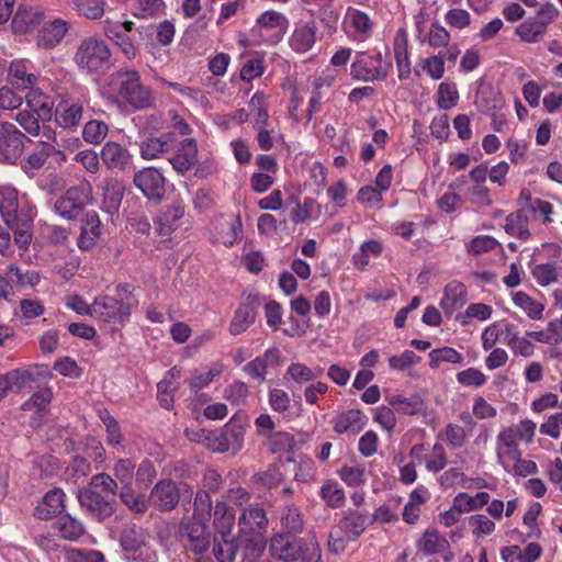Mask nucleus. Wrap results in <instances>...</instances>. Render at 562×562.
<instances>
[{
  "mask_svg": "<svg viewBox=\"0 0 562 562\" xmlns=\"http://www.w3.org/2000/svg\"><path fill=\"white\" fill-rule=\"evenodd\" d=\"M9 80L18 89H29L35 86L37 77L29 71L23 60L12 61L9 67Z\"/></svg>",
  "mask_w": 562,
  "mask_h": 562,
  "instance_id": "obj_34",
  "label": "nucleus"
},
{
  "mask_svg": "<svg viewBox=\"0 0 562 562\" xmlns=\"http://www.w3.org/2000/svg\"><path fill=\"white\" fill-rule=\"evenodd\" d=\"M270 551L274 558L284 562L296 560L302 552L296 542L285 533L277 535L271 539Z\"/></svg>",
  "mask_w": 562,
  "mask_h": 562,
  "instance_id": "obj_28",
  "label": "nucleus"
},
{
  "mask_svg": "<svg viewBox=\"0 0 562 562\" xmlns=\"http://www.w3.org/2000/svg\"><path fill=\"white\" fill-rule=\"evenodd\" d=\"M394 57L401 80L407 79L411 75V63L408 56V37L405 29L397 30L393 42Z\"/></svg>",
  "mask_w": 562,
  "mask_h": 562,
  "instance_id": "obj_24",
  "label": "nucleus"
},
{
  "mask_svg": "<svg viewBox=\"0 0 562 562\" xmlns=\"http://www.w3.org/2000/svg\"><path fill=\"white\" fill-rule=\"evenodd\" d=\"M109 127L104 122L98 120L89 121L82 131V136L90 144H100L106 136Z\"/></svg>",
  "mask_w": 562,
  "mask_h": 562,
  "instance_id": "obj_62",
  "label": "nucleus"
},
{
  "mask_svg": "<svg viewBox=\"0 0 562 562\" xmlns=\"http://www.w3.org/2000/svg\"><path fill=\"white\" fill-rule=\"evenodd\" d=\"M173 133H166L160 136H151L144 139L139 145L140 157L145 160H153L160 157L171 147Z\"/></svg>",
  "mask_w": 562,
  "mask_h": 562,
  "instance_id": "obj_30",
  "label": "nucleus"
},
{
  "mask_svg": "<svg viewBox=\"0 0 562 562\" xmlns=\"http://www.w3.org/2000/svg\"><path fill=\"white\" fill-rule=\"evenodd\" d=\"M449 547L448 540L436 530H427L418 542L419 551L425 554H436Z\"/></svg>",
  "mask_w": 562,
  "mask_h": 562,
  "instance_id": "obj_46",
  "label": "nucleus"
},
{
  "mask_svg": "<svg viewBox=\"0 0 562 562\" xmlns=\"http://www.w3.org/2000/svg\"><path fill=\"white\" fill-rule=\"evenodd\" d=\"M469 525L472 528V535L475 538H484L495 531V522L486 515L475 514L469 518Z\"/></svg>",
  "mask_w": 562,
  "mask_h": 562,
  "instance_id": "obj_60",
  "label": "nucleus"
},
{
  "mask_svg": "<svg viewBox=\"0 0 562 562\" xmlns=\"http://www.w3.org/2000/svg\"><path fill=\"white\" fill-rule=\"evenodd\" d=\"M338 475L349 486H360L366 483V469L360 465H344Z\"/></svg>",
  "mask_w": 562,
  "mask_h": 562,
  "instance_id": "obj_64",
  "label": "nucleus"
},
{
  "mask_svg": "<svg viewBox=\"0 0 562 562\" xmlns=\"http://www.w3.org/2000/svg\"><path fill=\"white\" fill-rule=\"evenodd\" d=\"M68 32V23L61 19H56L44 25L38 32L37 43L45 48L56 46Z\"/></svg>",
  "mask_w": 562,
  "mask_h": 562,
  "instance_id": "obj_32",
  "label": "nucleus"
},
{
  "mask_svg": "<svg viewBox=\"0 0 562 562\" xmlns=\"http://www.w3.org/2000/svg\"><path fill=\"white\" fill-rule=\"evenodd\" d=\"M184 537L187 538V546L195 554L205 552L211 542V532L207 524H200L188 520L183 524Z\"/></svg>",
  "mask_w": 562,
  "mask_h": 562,
  "instance_id": "obj_15",
  "label": "nucleus"
},
{
  "mask_svg": "<svg viewBox=\"0 0 562 562\" xmlns=\"http://www.w3.org/2000/svg\"><path fill=\"white\" fill-rule=\"evenodd\" d=\"M103 30L106 37L114 41L126 58L134 59L136 57V47L132 38L121 30L119 22L106 20Z\"/></svg>",
  "mask_w": 562,
  "mask_h": 562,
  "instance_id": "obj_31",
  "label": "nucleus"
},
{
  "mask_svg": "<svg viewBox=\"0 0 562 562\" xmlns=\"http://www.w3.org/2000/svg\"><path fill=\"white\" fill-rule=\"evenodd\" d=\"M23 153V134L11 123L0 124V161L14 164Z\"/></svg>",
  "mask_w": 562,
  "mask_h": 562,
  "instance_id": "obj_9",
  "label": "nucleus"
},
{
  "mask_svg": "<svg viewBox=\"0 0 562 562\" xmlns=\"http://www.w3.org/2000/svg\"><path fill=\"white\" fill-rule=\"evenodd\" d=\"M136 305L137 300L135 297H124L123 301H119L113 296L100 295L92 303V317L123 326Z\"/></svg>",
  "mask_w": 562,
  "mask_h": 562,
  "instance_id": "obj_5",
  "label": "nucleus"
},
{
  "mask_svg": "<svg viewBox=\"0 0 562 562\" xmlns=\"http://www.w3.org/2000/svg\"><path fill=\"white\" fill-rule=\"evenodd\" d=\"M0 212L7 225H14L21 218L18 191L13 187L0 188Z\"/></svg>",
  "mask_w": 562,
  "mask_h": 562,
  "instance_id": "obj_26",
  "label": "nucleus"
},
{
  "mask_svg": "<svg viewBox=\"0 0 562 562\" xmlns=\"http://www.w3.org/2000/svg\"><path fill=\"white\" fill-rule=\"evenodd\" d=\"M518 441L512 430H501L496 437V457L498 463L508 469L518 457H521V451L518 448Z\"/></svg>",
  "mask_w": 562,
  "mask_h": 562,
  "instance_id": "obj_13",
  "label": "nucleus"
},
{
  "mask_svg": "<svg viewBox=\"0 0 562 562\" xmlns=\"http://www.w3.org/2000/svg\"><path fill=\"white\" fill-rule=\"evenodd\" d=\"M80 505L94 514L99 519H104L112 515V504L93 488H83L78 493Z\"/></svg>",
  "mask_w": 562,
  "mask_h": 562,
  "instance_id": "obj_18",
  "label": "nucleus"
},
{
  "mask_svg": "<svg viewBox=\"0 0 562 562\" xmlns=\"http://www.w3.org/2000/svg\"><path fill=\"white\" fill-rule=\"evenodd\" d=\"M108 88L109 93L116 94L135 110L149 108L154 103L151 90L140 82V77L135 70L112 74Z\"/></svg>",
  "mask_w": 562,
  "mask_h": 562,
  "instance_id": "obj_2",
  "label": "nucleus"
},
{
  "mask_svg": "<svg viewBox=\"0 0 562 562\" xmlns=\"http://www.w3.org/2000/svg\"><path fill=\"white\" fill-rule=\"evenodd\" d=\"M74 9L79 15L89 20H101L106 11V0H72Z\"/></svg>",
  "mask_w": 562,
  "mask_h": 562,
  "instance_id": "obj_42",
  "label": "nucleus"
},
{
  "mask_svg": "<svg viewBox=\"0 0 562 562\" xmlns=\"http://www.w3.org/2000/svg\"><path fill=\"white\" fill-rule=\"evenodd\" d=\"M428 356L430 359L429 366L432 369L439 368L442 362L461 363L463 360L462 355L451 347L434 349Z\"/></svg>",
  "mask_w": 562,
  "mask_h": 562,
  "instance_id": "obj_54",
  "label": "nucleus"
},
{
  "mask_svg": "<svg viewBox=\"0 0 562 562\" xmlns=\"http://www.w3.org/2000/svg\"><path fill=\"white\" fill-rule=\"evenodd\" d=\"M465 302L467 289L464 284L458 281H451L445 288L440 307L447 315H452L457 310L462 307Z\"/></svg>",
  "mask_w": 562,
  "mask_h": 562,
  "instance_id": "obj_27",
  "label": "nucleus"
},
{
  "mask_svg": "<svg viewBox=\"0 0 562 562\" xmlns=\"http://www.w3.org/2000/svg\"><path fill=\"white\" fill-rule=\"evenodd\" d=\"M92 203V188L85 182L69 188L64 195L55 202V212L66 220H75L82 209Z\"/></svg>",
  "mask_w": 562,
  "mask_h": 562,
  "instance_id": "obj_6",
  "label": "nucleus"
},
{
  "mask_svg": "<svg viewBox=\"0 0 562 562\" xmlns=\"http://www.w3.org/2000/svg\"><path fill=\"white\" fill-rule=\"evenodd\" d=\"M180 499V490L172 480H160L153 487L149 503L158 510L170 512L175 509Z\"/></svg>",
  "mask_w": 562,
  "mask_h": 562,
  "instance_id": "obj_10",
  "label": "nucleus"
},
{
  "mask_svg": "<svg viewBox=\"0 0 562 562\" xmlns=\"http://www.w3.org/2000/svg\"><path fill=\"white\" fill-rule=\"evenodd\" d=\"M335 74L333 70H324L318 76H315L311 81V98L307 109V117L311 120L315 113L321 110V101L324 97V89H328L335 81Z\"/></svg>",
  "mask_w": 562,
  "mask_h": 562,
  "instance_id": "obj_19",
  "label": "nucleus"
},
{
  "mask_svg": "<svg viewBox=\"0 0 562 562\" xmlns=\"http://www.w3.org/2000/svg\"><path fill=\"white\" fill-rule=\"evenodd\" d=\"M382 252V244L376 239L363 243L358 251L352 255V263L358 270H364L371 257H379Z\"/></svg>",
  "mask_w": 562,
  "mask_h": 562,
  "instance_id": "obj_45",
  "label": "nucleus"
},
{
  "mask_svg": "<svg viewBox=\"0 0 562 562\" xmlns=\"http://www.w3.org/2000/svg\"><path fill=\"white\" fill-rule=\"evenodd\" d=\"M322 373V369L312 370L303 363H292L286 370L285 378L292 379L297 383H303L321 376Z\"/></svg>",
  "mask_w": 562,
  "mask_h": 562,
  "instance_id": "obj_59",
  "label": "nucleus"
},
{
  "mask_svg": "<svg viewBox=\"0 0 562 562\" xmlns=\"http://www.w3.org/2000/svg\"><path fill=\"white\" fill-rule=\"evenodd\" d=\"M256 319V313L251 305L240 304L234 313L229 324V333L233 336L245 333Z\"/></svg>",
  "mask_w": 562,
  "mask_h": 562,
  "instance_id": "obj_37",
  "label": "nucleus"
},
{
  "mask_svg": "<svg viewBox=\"0 0 562 562\" xmlns=\"http://www.w3.org/2000/svg\"><path fill=\"white\" fill-rule=\"evenodd\" d=\"M456 508L460 509L463 514L482 509L488 504L490 494L486 492H479L474 496L465 492L457 494L453 498Z\"/></svg>",
  "mask_w": 562,
  "mask_h": 562,
  "instance_id": "obj_41",
  "label": "nucleus"
},
{
  "mask_svg": "<svg viewBox=\"0 0 562 562\" xmlns=\"http://www.w3.org/2000/svg\"><path fill=\"white\" fill-rule=\"evenodd\" d=\"M450 38V33L436 21L419 42L427 43L432 48H442L448 46Z\"/></svg>",
  "mask_w": 562,
  "mask_h": 562,
  "instance_id": "obj_50",
  "label": "nucleus"
},
{
  "mask_svg": "<svg viewBox=\"0 0 562 562\" xmlns=\"http://www.w3.org/2000/svg\"><path fill=\"white\" fill-rule=\"evenodd\" d=\"M111 57L109 45L100 37L90 36L81 41L74 59L79 69L94 74L108 69Z\"/></svg>",
  "mask_w": 562,
  "mask_h": 562,
  "instance_id": "obj_3",
  "label": "nucleus"
},
{
  "mask_svg": "<svg viewBox=\"0 0 562 562\" xmlns=\"http://www.w3.org/2000/svg\"><path fill=\"white\" fill-rule=\"evenodd\" d=\"M289 27L288 18L281 12L269 10L261 13L249 32L252 45H274L284 36Z\"/></svg>",
  "mask_w": 562,
  "mask_h": 562,
  "instance_id": "obj_4",
  "label": "nucleus"
},
{
  "mask_svg": "<svg viewBox=\"0 0 562 562\" xmlns=\"http://www.w3.org/2000/svg\"><path fill=\"white\" fill-rule=\"evenodd\" d=\"M101 221L95 211L87 212L82 222L77 245L81 250L92 249L102 235Z\"/></svg>",
  "mask_w": 562,
  "mask_h": 562,
  "instance_id": "obj_17",
  "label": "nucleus"
},
{
  "mask_svg": "<svg viewBox=\"0 0 562 562\" xmlns=\"http://www.w3.org/2000/svg\"><path fill=\"white\" fill-rule=\"evenodd\" d=\"M512 300L516 307L521 310L527 317L533 321H540L543 317L544 305L524 291L512 293Z\"/></svg>",
  "mask_w": 562,
  "mask_h": 562,
  "instance_id": "obj_35",
  "label": "nucleus"
},
{
  "mask_svg": "<svg viewBox=\"0 0 562 562\" xmlns=\"http://www.w3.org/2000/svg\"><path fill=\"white\" fill-rule=\"evenodd\" d=\"M212 515V499L209 492L199 490L193 502V515L190 521L207 524Z\"/></svg>",
  "mask_w": 562,
  "mask_h": 562,
  "instance_id": "obj_44",
  "label": "nucleus"
},
{
  "mask_svg": "<svg viewBox=\"0 0 562 562\" xmlns=\"http://www.w3.org/2000/svg\"><path fill=\"white\" fill-rule=\"evenodd\" d=\"M53 527L65 540L76 541L85 533L83 525L69 515L59 518Z\"/></svg>",
  "mask_w": 562,
  "mask_h": 562,
  "instance_id": "obj_43",
  "label": "nucleus"
},
{
  "mask_svg": "<svg viewBox=\"0 0 562 562\" xmlns=\"http://www.w3.org/2000/svg\"><path fill=\"white\" fill-rule=\"evenodd\" d=\"M391 65L383 60L381 53H361L351 65V75L366 82L381 81L387 77Z\"/></svg>",
  "mask_w": 562,
  "mask_h": 562,
  "instance_id": "obj_7",
  "label": "nucleus"
},
{
  "mask_svg": "<svg viewBox=\"0 0 562 562\" xmlns=\"http://www.w3.org/2000/svg\"><path fill=\"white\" fill-rule=\"evenodd\" d=\"M134 184L148 199L159 200L165 193V178L154 167L144 168L135 173Z\"/></svg>",
  "mask_w": 562,
  "mask_h": 562,
  "instance_id": "obj_11",
  "label": "nucleus"
},
{
  "mask_svg": "<svg viewBox=\"0 0 562 562\" xmlns=\"http://www.w3.org/2000/svg\"><path fill=\"white\" fill-rule=\"evenodd\" d=\"M121 501L135 514L147 510L148 502L145 495L136 493L130 485H124L120 494Z\"/></svg>",
  "mask_w": 562,
  "mask_h": 562,
  "instance_id": "obj_48",
  "label": "nucleus"
},
{
  "mask_svg": "<svg viewBox=\"0 0 562 562\" xmlns=\"http://www.w3.org/2000/svg\"><path fill=\"white\" fill-rule=\"evenodd\" d=\"M10 390L23 391L35 382V373L32 369H14L7 373Z\"/></svg>",
  "mask_w": 562,
  "mask_h": 562,
  "instance_id": "obj_51",
  "label": "nucleus"
},
{
  "mask_svg": "<svg viewBox=\"0 0 562 562\" xmlns=\"http://www.w3.org/2000/svg\"><path fill=\"white\" fill-rule=\"evenodd\" d=\"M281 527L285 535H297L303 530L304 519L301 510L294 506L289 505L283 508L280 517Z\"/></svg>",
  "mask_w": 562,
  "mask_h": 562,
  "instance_id": "obj_40",
  "label": "nucleus"
},
{
  "mask_svg": "<svg viewBox=\"0 0 562 562\" xmlns=\"http://www.w3.org/2000/svg\"><path fill=\"white\" fill-rule=\"evenodd\" d=\"M26 104L32 112H34L42 120L50 119L52 104L49 98L44 94L40 89L34 87L29 88L25 95Z\"/></svg>",
  "mask_w": 562,
  "mask_h": 562,
  "instance_id": "obj_38",
  "label": "nucleus"
},
{
  "mask_svg": "<svg viewBox=\"0 0 562 562\" xmlns=\"http://www.w3.org/2000/svg\"><path fill=\"white\" fill-rule=\"evenodd\" d=\"M447 465V453L442 445L435 443L431 452L425 458L427 471L438 473Z\"/></svg>",
  "mask_w": 562,
  "mask_h": 562,
  "instance_id": "obj_63",
  "label": "nucleus"
},
{
  "mask_svg": "<svg viewBox=\"0 0 562 562\" xmlns=\"http://www.w3.org/2000/svg\"><path fill=\"white\" fill-rule=\"evenodd\" d=\"M166 4L164 0H135L134 16L139 19H153L164 13Z\"/></svg>",
  "mask_w": 562,
  "mask_h": 562,
  "instance_id": "obj_52",
  "label": "nucleus"
},
{
  "mask_svg": "<svg viewBox=\"0 0 562 562\" xmlns=\"http://www.w3.org/2000/svg\"><path fill=\"white\" fill-rule=\"evenodd\" d=\"M38 14L29 9H19L12 19V25L16 33H25L38 23Z\"/></svg>",
  "mask_w": 562,
  "mask_h": 562,
  "instance_id": "obj_61",
  "label": "nucleus"
},
{
  "mask_svg": "<svg viewBox=\"0 0 562 562\" xmlns=\"http://www.w3.org/2000/svg\"><path fill=\"white\" fill-rule=\"evenodd\" d=\"M173 169L183 175L198 161V146L192 138L180 142L176 153L169 158Z\"/></svg>",
  "mask_w": 562,
  "mask_h": 562,
  "instance_id": "obj_16",
  "label": "nucleus"
},
{
  "mask_svg": "<svg viewBox=\"0 0 562 562\" xmlns=\"http://www.w3.org/2000/svg\"><path fill=\"white\" fill-rule=\"evenodd\" d=\"M368 419L366 415L359 409H348L338 414L334 419V430L337 434L350 432L356 435L360 432Z\"/></svg>",
  "mask_w": 562,
  "mask_h": 562,
  "instance_id": "obj_25",
  "label": "nucleus"
},
{
  "mask_svg": "<svg viewBox=\"0 0 562 562\" xmlns=\"http://www.w3.org/2000/svg\"><path fill=\"white\" fill-rule=\"evenodd\" d=\"M282 363V355L277 347L268 348L260 357L255 358L243 367V371L250 378L265 381L268 366L277 367Z\"/></svg>",
  "mask_w": 562,
  "mask_h": 562,
  "instance_id": "obj_14",
  "label": "nucleus"
},
{
  "mask_svg": "<svg viewBox=\"0 0 562 562\" xmlns=\"http://www.w3.org/2000/svg\"><path fill=\"white\" fill-rule=\"evenodd\" d=\"M532 276L537 283L547 286L559 280V269L553 263H540L532 269Z\"/></svg>",
  "mask_w": 562,
  "mask_h": 562,
  "instance_id": "obj_58",
  "label": "nucleus"
},
{
  "mask_svg": "<svg viewBox=\"0 0 562 562\" xmlns=\"http://www.w3.org/2000/svg\"><path fill=\"white\" fill-rule=\"evenodd\" d=\"M372 522L368 513H360L352 509L345 510L339 520L341 528L347 531L351 539H358Z\"/></svg>",
  "mask_w": 562,
  "mask_h": 562,
  "instance_id": "obj_29",
  "label": "nucleus"
},
{
  "mask_svg": "<svg viewBox=\"0 0 562 562\" xmlns=\"http://www.w3.org/2000/svg\"><path fill=\"white\" fill-rule=\"evenodd\" d=\"M52 397V390L45 387L35 392L21 407L23 411H34L37 414H42L47 412Z\"/></svg>",
  "mask_w": 562,
  "mask_h": 562,
  "instance_id": "obj_53",
  "label": "nucleus"
},
{
  "mask_svg": "<svg viewBox=\"0 0 562 562\" xmlns=\"http://www.w3.org/2000/svg\"><path fill=\"white\" fill-rule=\"evenodd\" d=\"M439 484L443 488H451L453 486H461L463 488H472L468 476L457 468H451L445 471L438 479Z\"/></svg>",
  "mask_w": 562,
  "mask_h": 562,
  "instance_id": "obj_57",
  "label": "nucleus"
},
{
  "mask_svg": "<svg viewBox=\"0 0 562 562\" xmlns=\"http://www.w3.org/2000/svg\"><path fill=\"white\" fill-rule=\"evenodd\" d=\"M85 102L81 99H61L55 109V121L63 128H74L79 125L83 114Z\"/></svg>",
  "mask_w": 562,
  "mask_h": 562,
  "instance_id": "obj_12",
  "label": "nucleus"
},
{
  "mask_svg": "<svg viewBox=\"0 0 562 562\" xmlns=\"http://www.w3.org/2000/svg\"><path fill=\"white\" fill-rule=\"evenodd\" d=\"M101 159L109 169L124 170L131 162L130 151L116 142H106L101 149Z\"/></svg>",
  "mask_w": 562,
  "mask_h": 562,
  "instance_id": "obj_22",
  "label": "nucleus"
},
{
  "mask_svg": "<svg viewBox=\"0 0 562 562\" xmlns=\"http://www.w3.org/2000/svg\"><path fill=\"white\" fill-rule=\"evenodd\" d=\"M125 187L119 180H109L103 188V203L108 213H115L122 202Z\"/></svg>",
  "mask_w": 562,
  "mask_h": 562,
  "instance_id": "obj_39",
  "label": "nucleus"
},
{
  "mask_svg": "<svg viewBox=\"0 0 562 562\" xmlns=\"http://www.w3.org/2000/svg\"><path fill=\"white\" fill-rule=\"evenodd\" d=\"M213 525L216 531L213 552L218 562H233L241 546L238 537L232 536L235 525V512L225 503L218 502L214 509Z\"/></svg>",
  "mask_w": 562,
  "mask_h": 562,
  "instance_id": "obj_1",
  "label": "nucleus"
},
{
  "mask_svg": "<svg viewBox=\"0 0 562 562\" xmlns=\"http://www.w3.org/2000/svg\"><path fill=\"white\" fill-rule=\"evenodd\" d=\"M385 400L393 409L404 415H420L427 409L426 402L419 394H412L411 396L393 394L386 396Z\"/></svg>",
  "mask_w": 562,
  "mask_h": 562,
  "instance_id": "obj_23",
  "label": "nucleus"
},
{
  "mask_svg": "<svg viewBox=\"0 0 562 562\" xmlns=\"http://www.w3.org/2000/svg\"><path fill=\"white\" fill-rule=\"evenodd\" d=\"M459 100L457 86L452 82H441L437 91V105L442 110L453 108Z\"/></svg>",
  "mask_w": 562,
  "mask_h": 562,
  "instance_id": "obj_55",
  "label": "nucleus"
},
{
  "mask_svg": "<svg viewBox=\"0 0 562 562\" xmlns=\"http://www.w3.org/2000/svg\"><path fill=\"white\" fill-rule=\"evenodd\" d=\"M497 240L490 235H477L465 244V250L471 256H479L494 250L497 247Z\"/></svg>",
  "mask_w": 562,
  "mask_h": 562,
  "instance_id": "obj_56",
  "label": "nucleus"
},
{
  "mask_svg": "<svg viewBox=\"0 0 562 562\" xmlns=\"http://www.w3.org/2000/svg\"><path fill=\"white\" fill-rule=\"evenodd\" d=\"M35 212L32 207H27L26 211L21 210V218L14 225H7L13 231L14 241L20 248L25 249L31 241V227Z\"/></svg>",
  "mask_w": 562,
  "mask_h": 562,
  "instance_id": "obj_33",
  "label": "nucleus"
},
{
  "mask_svg": "<svg viewBox=\"0 0 562 562\" xmlns=\"http://www.w3.org/2000/svg\"><path fill=\"white\" fill-rule=\"evenodd\" d=\"M65 493L55 487L48 491L35 508V516L40 519H50L59 515L65 508Z\"/></svg>",
  "mask_w": 562,
  "mask_h": 562,
  "instance_id": "obj_20",
  "label": "nucleus"
},
{
  "mask_svg": "<svg viewBox=\"0 0 562 562\" xmlns=\"http://www.w3.org/2000/svg\"><path fill=\"white\" fill-rule=\"evenodd\" d=\"M547 29L543 23H540L536 18L527 19L520 23L515 34L525 43L536 44L543 40Z\"/></svg>",
  "mask_w": 562,
  "mask_h": 562,
  "instance_id": "obj_36",
  "label": "nucleus"
},
{
  "mask_svg": "<svg viewBox=\"0 0 562 562\" xmlns=\"http://www.w3.org/2000/svg\"><path fill=\"white\" fill-rule=\"evenodd\" d=\"M322 499L331 508H339L345 503V491L336 481H327L319 491Z\"/></svg>",
  "mask_w": 562,
  "mask_h": 562,
  "instance_id": "obj_47",
  "label": "nucleus"
},
{
  "mask_svg": "<svg viewBox=\"0 0 562 562\" xmlns=\"http://www.w3.org/2000/svg\"><path fill=\"white\" fill-rule=\"evenodd\" d=\"M342 27L349 38L364 42L371 37L374 22L370 15L357 8L348 7L344 16Z\"/></svg>",
  "mask_w": 562,
  "mask_h": 562,
  "instance_id": "obj_8",
  "label": "nucleus"
},
{
  "mask_svg": "<svg viewBox=\"0 0 562 562\" xmlns=\"http://www.w3.org/2000/svg\"><path fill=\"white\" fill-rule=\"evenodd\" d=\"M146 543L144 531L135 526L126 528L121 538V546L127 555L137 551Z\"/></svg>",
  "mask_w": 562,
  "mask_h": 562,
  "instance_id": "obj_49",
  "label": "nucleus"
},
{
  "mask_svg": "<svg viewBox=\"0 0 562 562\" xmlns=\"http://www.w3.org/2000/svg\"><path fill=\"white\" fill-rule=\"evenodd\" d=\"M316 33L317 29L312 23L295 24L289 38V45L295 53L304 54L315 45Z\"/></svg>",
  "mask_w": 562,
  "mask_h": 562,
  "instance_id": "obj_21",
  "label": "nucleus"
}]
</instances>
